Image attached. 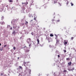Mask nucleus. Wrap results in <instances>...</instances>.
Here are the masks:
<instances>
[{
  "mask_svg": "<svg viewBox=\"0 0 76 76\" xmlns=\"http://www.w3.org/2000/svg\"><path fill=\"white\" fill-rule=\"evenodd\" d=\"M59 44V41L58 40H56V44Z\"/></svg>",
  "mask_w": 76,
  "mask_h": 76,
  "instance_id": "6e6552de",
  "label": "nucleus"
},
{
  "mask_svg": "<svg viewBox=\"0 0 76 76\" xmlns=\"http://www.w3.org/2000/svg\"><path fill=\"white\" fill-rule=\"evenodd\" d=\"M31 34L32 35H34V33H33V32H31Z\"/></svg>",
  "mask_w": 76,
  "mask_h": 76,
  "instance_id": "c85d7f7f",
  "label": "nucleus"
},
{
  "mask_svg": "<svg viewBox=\"0 0 76 76\" xmlns=\"http://www.w3.org/2000/svg\"><path fill=\"white\" fill-rule=\"evenodd\" d=\"M24 4H26V3H24Z\"/></svg>",
  "mask_w": 76,
  "mask_h": 76,
  "instance_id": "79ce46f5",
  "label": "nucleus"
},
{
  "mask_svg": "<svg viewBox=\"0 0 76 76\" xmlns=\"http://www.w3.org/2000/svg\"><path fill=\"white\" fill-rule=\"evenodd\" d=\"M18 59H19V57H18Z\"/></svg>",
  "mask_w": 76,
  "mask_h": 76,
  "instance_id": "ea45409f",
  "label": "nucleus"
},
{
  "mask_svg": "<svg viewBox=\"0 0 76 76\" xmlns=\"http://www.w3.org/2000/svg\"><path fill=\"white\" fill-rule=\"evenodd\" d=\"M1 44L0 43V46H1Z\"/></svg>",
  "mask_w": 76,
  "mask_h": 76,
  "instance_id": "4c0bfd02",
  "label": "nucleus"
},
{
  "mask_svg": "<svg viewBox=\"0 0 76 76\" xmlns=\"http://www.w3.org/2000/svg\"><path fill=\"white\" fill-rule=\"evenodd\" d=\"M66 60H70V58H66Z\"/></svg>",
  "mask_w": 76,
  "mask_h": 76,
  "instance_id": "6ab92c4d",
  "label": "nucleus"
},
{
  "mask_svg": "<svg viewBox=\"0 0 76 76\" xmlns=\"http://www.w3.org/2000/svg\"><path fill=\"white\" fill-rule=\"evenodd\" d=\"M28 4V2H26V5H27Z\"/></svg>",
  "mask_w": 76,
  "mask_h": 76,
  "instance_id": "393cba45",
  "label": "nucleus"
},
{
  "mask_svg": "<svg viewBox=\"0 0 76 76\" xmlns=\"http://www.w3.org/2000/svg\"><path fill=\"white\" fill-rule=\"evenodd\" d=\"M71 4L72 6H73L74 4H73V3H72V2H71Z\"/></svg>",
  "mask_w": 76,
  "mask_h": 76,
  "instance_id": "a211bd4d",
  "label": "nucleus"
},
{
  "mask_svg": "<svg viewBox=\"0 0 76 76\" xmlns=\"http://www.w3.org/2000/svg\"><path fill=\"white\" fill-rule=\"evenodd\" d=\"M31 21H33V20H31Z\"/></svg>",
  "mask_w": 76,
  "mask_h": 76,
  "instance_id": "c03bdc74",
  "label": "nucleus"
},
{
  "mask_svg": "<svg viewBox=\"0 0 76 76\" xmlns=\"http://www.w3.org/2000/svg\"><path fill=\"white\" fill-rule=\"evenodd\" d=\"M67 72V70H64L63 71L64 73V72Z\"/></svg>",
  "mask_w": 76,
  "mask_h": 76,
  "instance_id": "b1692460",
  "label": "nucleus"
},
{
  "mask_svg": "<svg viewBox=\"0 0 76 76\" xmlns=\"http://www.w3.org/2000/svg\"><path fill=\"white\" fill-rule=\"evenodd\" d=\"M4 19V16H2L1 17V19L2 20H3Z\"/></svg>",
  "mask_w": 76,
  "mask_h": 76,
  "instance_id": "aec40b11",
  "label": "nucleus"
},
{
  "mask_svg": "<svg viewBox=\"0 0 76 76\" xmlns=\"http://www.w3.org/2000/svg\"><path fill=\"white\" fill-rule=\"evenodd\" d=\"M22 25H24V23H23Z\"/></svg>",
  "mask_w": 76,
  "mask_h": 76,
  "instance_id": "37998d69",
  "label": "nucleus"
},
{
  "mask_svg": "<svg viewBox=\"0 0 76 76\" xmlns=\"http://www.w3.org/2000/svg\"><path fill=\"white\" fill-rule=\"evenodd\" d=\"M28 21H26V22L25 23V24L26 25H28Z\"/></svg>",
  "mask_w": 76,
  "mask_h": 76,
  "instance_id": "2eb2a0df",
  "label": "nucleus"
},
{
  "mask_svg": "<svg viewBox=\"0 0 76 76\" xmlns=\"http://www.w3.org/2000/svg\"><path fill=\"white\" fill-rule=\"evenodd\" d=\"M71 40H73V39H74V37H71Z\"/></svg>",
  "mask_w": 76,
  "mask_h": 76,
  "instance_id": "412c9836",
  "label": "nucleus"
},
{
  "mask_svg": "<svg viewBox=\"0 0 76 76\" xmlns=\"http://www.w3.org/2000/svg\"><path fill=\"white\" fill-rule=\"evenodd\" d=\"M73 70H75V68H73L72 69H71L70 70L72 71H73Z\"/></svg>",
  "mask_w": 76,
  "mask_h": 76,
  "instance_id": "f3484780",
  "label": "nucleus"
},
{
  "mask_svg": "<svg viewBox=\"0 0 76 76\" xmlns=\"http://www.w3.org/2000/svg\"><path fill=\"white\" fill-rule=\"evenodd\" d=\"M50 37H53L54 35H53V34H50Z\"/></svg>",
  "mask_w": 76,
  "mask_h": 76,
  "instance_id": "dca6fc26",
  "label": "nucleus"
},
{
  "mask_svg": "<svg viewBox=\"0 0 76 76\" xmlns=\"http://www.w3.org/2000/svg\"><path fill=\"white\" fill-rule=\"evenodd\" d=\"M19 69H21V70H23V68L21 66H19Z\"/></svg>",
  "mask_w": 76,
  "mask_h": 76,
  "instance_id": "1a4fd4ad",
  "label": "nucleus"
},
{
  "mask_svg": "<svg viewBox=\"0 0 76 76\" xmlns=\"http://www.w3.org/2000/svg\"><path fill=\"white\" fill-rule=\"evenodd\" d=\"M57 1H58V0H55V1H54V4H55V3H57Z\"/></svg>",
  "mask_w": 76,
  "mask_h": 76,
  "instance_id": "f8f14e48",
  "label": "nucleus"
},
{
  "mask_svg": "<svg viewBox=\"0 0 76 76\" xmlns=\"http://www.w3.org/2000/svg\"><path fill=\"white\" fill-rule=\"evenodd\" d=\"M55 20H54V19H53L52 20V22H53V21H54Z\"/></svg>",
  "mask_w": 76,
  "mask_h": 76,
  "instance_id": "c756f323",
  "label": "nucleus"
},
{
  "mask_svg": "<svg viewBox=\"0 0 76 76\" xmlns=\"http://www.w3.org/2000/svg\"><path fill=\"white\" fill-rule=\"evenodd\" d=\"M22 4H24V3H23V2H22Z\"/></svg>",
  "mask_w": 76,
  "mask_h": 76,
  "instance_id": "58836bf2",
  "label": "nucleus"
},
{
  "mask_svg": "<svg viewBox=\"0 0 76 76\" xmlns=\"http://www.w3.org/2000/svg\"><path fill=\"white\" fill-rule=\"evenodd\" d=\"M37 44H39V39H37Z\"/></svg>",
  "mask_w": 76,
  "mask_h": 76,
  "instance_id": "0eeeda50",
  "label": "nucleus"
},
{
  "mask_svg": "<svg viewBox=\"0 0 76 76\" xmlns=\"http://www.w3.org/2000/svg\"><path fill=\"white\" fill-rule=\"evenodd\" d=\"M35 24V23H34V24H32V26H35V24Z\"/></svg>",
  "mask_w": 76,
  "mask_h": 76,
  "instance_id": "4468645a",
  "label": "nucleus"
},
{
  "mask_svg": "<svg viewBox=\"0 0 76 76\" xmlns=\"http://www.w3.org/2000/svg\"><path fill=\"white\" fill-rule=\"evenodd\" d=\"M10 30H12V27H11V28H10Z\"/></svg>",
  "mask_w": 76,
  "mask_h": 76,
  "instance_id": "473e14b6",
  "label": "nucleus"
},
{
  "mask_svg": "<svg viewBox=\"0 0 76 76\" xmlns=\"http://www.w3.org/2000/svg\"><path fill=\"white\" fill-rule=\"evenodd\" d=\"M27 42L28 43H29V42H31V39L30 38H29L27 39Z\"/></svg>",
  "mask_w": 76,
  "mask_h": 76,
  "instance_id": "7ed1b4c3",
  "label": "nucleus"
},
{
  "mask_svg": "<svg viewBox=\"0 0 76 76\" xmlns=\"http://www.w3.org/2000/svg\"><path fill=\"white\" fill-rule=\"evenodd\" d=\"M19 28V27H18V28Z\"/></svg>",
  "mask_w": 76,
  "mask_h": 76,
  "instance_id": "49530a36",
  "label": "nucleus"
},
{
  "mask_svg": "<svg viewBox=\"0 0 76 76\" xmlns=\"http://www.w3.org/2000/svg\"><path fill=\"white\" fill-rule=\"evenodd\" d=\"M13 34L14 35H15V34H16V32H15V31H13Z\"/></svg>",
  "mask_w": 76,
  "mask_h": 76,
  "instance_id": "ddd939ff",
  "label": "nucleus"
},
{
  "mask_svg": "<svg viewBox=\"0 0 76 76\" xmlns=\"http://www.w3.org/2000/svg\"><path fill=\"white\" fill-rule=\"evenodd\" d=\"M1 25H4V22H1Z\"/></svg>",
  "mask_w": 76,
  "mask_h": 76,
  "instance_id": "9d476101",
  "label": "nucleus"
},
{
  "mask_svg": "<svg viewBox=\"0 0 76 76\" xmlns=\"http://www.w3.org/2000/svg\"><path fill=\"white\" fill-rule=\"evenodd\" d=\"M28 72L29 73V74L30 75L31 74V69H28Z\"/></svg>",
  "mask_w": 76,
  "mask_h": 76,
  "instance_id": "9b49d317",
  "label": "nucleus"
},
{
  "mask_svg": "<svg viewBox=\"0 0 76 76\" xmlns=\"http://www.w3.org/2000/svg\"><path fill=\"white\" fill-rule=\"evenodd\" d=\"M68 42V40H64V44L65 45H66Z\"/></svg>",
  "mask_w": 76,
  "mask_h": 76,
  "instance_id": "f257e3e1",
  "label": "nucleus"
},
{
  "mask_svg": "<svg viewBox=\"0 0 76 76\" xmlns=\"http://www.w3.org/2000/svg\"><path fill=\"white\" fill-rule=\"evenodd\" d=\"M7 46V45H4V47H6Z\"/></svg>",
  "mask_w": 76,
  "mask_h": 76,
  "instance_id": "7c9ffc66",
  "label": "nucleus"
},
{
  "mask_svg": "<svg viewBox=\"0 0 76 76\" xmlns=\"http://www.w3.org/2000/svg\"><path fill=\"white\" fill-rule=\"evenodd\" d=\"M1 75H3V73H1Z\"/></svg>",
  "mask_w": 76,
  "mask_h": 76,
  "instance_id": "c9c22d12",
  "label": "nucleus"
},
{
  "mask_svg": "<svg viewBox=\"0 0 76 76\" xmlns=\"http://www.w3.org/2000/svg\"><path fill=\"white\" fill-rule=\"evenodd\" d=\"M0 50H1V51H2V49H0Z\"/></svg>",
  "mask_w": 76,
  "mask_h": 76,
  "instance_id": "e433bc0d",
  "label": "nucleus"
},
{
  "mask_svg": "<svg viewBox=\"0 0 76 76\" xmlns=\"http://www.w3.org/2000/svg\"><path fill=\"white\" fill-rule=\"evenodd\" d=\"M71 64H72L71 62L68 63V66H71Z\"/></svg>",
  "mask_w": 76,
  "mask_h": 76,
  "instance_id": "39448f33",
  "label": "nucleus"
},
{
  "mask_svg": "<svg viewBox=\"0 0 76 76\" xmlns=\"http://www.w3.org/2000/svg\"><path fill=\"white\" fill-rule=\"evenodd\" d=\"M25 47H26V46H25V47H24L23 48H25Z\"/></svg>",
  "mask_w": 76,
  "mask_h": 76,
  "instance_id": "f704fd0d",
  "label": "nucleus"
},
{
  "mask_svg": "<svg viewBox=\"0 0 76 76\" xmlns=\"http://www.w3.org/2000/svg\"><path fill=\"white\" fill-rule=\"evenodd\" d=\"M17 27V25L16 24H14L13 27V29H15Z\"/></svg>",
  "mask_w": 76,
  "mask_h": 76,
  "instance_id": "20e7f679",
  "label": "nucleus"
},
{
  "mask_svg": "<svg viewBox=\"0 0 76 76\" xmlns=\"http://www.w3.org/2000/svg\"><path fill=\"white\" fill-rule=\"evenodd\" d=\"M31 45H32V43H31V44L29 45V47H31Z\"/></svg>",
  "mask_w": 76,
  "mask_h": 76,
  "instance_id": "a878e982",
  "label": "nucleus"
},
{
  "mask_svg": "<svg viewBox=\"0 0 76 76\" xmlns=\"http://www.w3.org/2000/svg\"><path fill=\"white\" fill-rule=\"evenodd\" d=\"M10 2H12L13 1L12 0H10L9 1Z\"/></svg>",
  "mask_w": 76,
  "mask_h": 76,
  "instance_id": "cd10ccee",
  "label": "nucleus"
},
{
  "mask_svg": "<svg viewBox=\"0 0 76 76\" xmlns=\"http://www.w3.org/2000/svg\"><path fill=\"white\" fill-rule=\"evenodd\" d=\"M60 20H57V22H60Z\"/></svg>",
  "mask_w": 76,
  "mask_h": 76,
  "instance_id": "2f4dec72",
  "label": "nucleus"
},
{
  "mask_svg": "<svg viewBox=\"0 0 76 76\" xmlns=\"http://www.w3.org/2000/svg\"><path fill=\"white\" fill-rule=\"evenodd\" d=\"M34 20H36L35 19V18H34Z\"/></svg>",
  "mask_w": 76,
  "mask_h": 76,
  "instance_id": "a19ab883",
  "label": "nucleus"
},
{
  "mask_svg": "<svg viewBox=\"0 0 76 76\" xmlns=\"http://www.w3.org/2000/svg\"><path fill=\"white\" fill-rule=\"evenodd\" d=\"M59 4L60 5V4Z\"/></svg>",
  "mask_w": 76,
  "mask_h": 76,
  "instance_id": "a18cd8bd",
  "label": "nucleus"
},
{
  "mask_svg": "<svg viewBox=\"0 0 76 76\" xmlns=\"http://www.w3.org/2000/svg\"><path fill=\"white\" fill-rule=\"evenodd\" d=\"M69 4V1H67L66 2V4L67 6V4Z\"/></svg>",
  "mask_w": 76,
  "mask_h": 76,
  "instance_id": "5701e85b",
  "label": "nucleus"
},
{
  "mask_svg": "<svg viewBox=\"0 0 76 76\" xmlns=\"http://www.w3.org/2000/svg\"><path fill=\"white\" fill-rule=\"evenodd\" d=\"M13 49H14V50H16V47H13Z\"/></svg>",
  "mask_w": 76,
  "mask_h": 76,
  "instance_id": "4be33fe9",
  "label": "nucleus"
},
{
  "mask_svg": "<svg viewBox=\"0 0 76 76\" xmlns=\"http://www.w3.org/2000/svg\"><path fill=\"white\" fill-rule=\"evenodd\" d=\"M64 53H66V50H64Z\"/></svg>",
  "mask_w": 76,
  "mask_h": 76,
  "instance_id": "bb28decb",
  "label": "nucleus"
},
{
  "mask_svg": "<svg viewBox=\"0 0 76 76\" xmlns=\"http://www.w3.org/2000/svg\"><path fill=\"white\" fill-rule=\"evenodd\" d=\"M50 39H51V38H50V37L48 38V42H50V41H51Z\"/></svg>",
  "mask_w": 76,
  "mask_h": 76,
  "instance_id": "423d86ee",
  "label": "nucleus"
},
{
  "mask_svg": "<svg viewBox=\"0 0 76 76\" xmlns=\"http://www.w3.org/2000/svg\"><path fill=\"white\" fill-rule=\"evenodd\" d=\"M58 57H60V55H58Z\"/></svg>",
  "mask_w": 76,
  "mask_h": 76,
  "instance_id": "72a5a7b5",
  "label": "nucleus"
},
{
  "mask_svg": "<svg viewBox=\"0 0 76 76\" xmlns=\"http://www.w3.org/2000/svg\"><path fill=\"white\" fill-rule=\"evenodd\" d=\"M29 63V62H24V66H29V64H28V63ZM25 64L26 65V66H25Z\"/></svg>",
  "mask_w": 76,
  "mask_h": 76,
  "instance_id": "f03ea898",
  "label": "nucleus"
}]
</instances>
